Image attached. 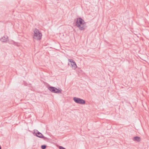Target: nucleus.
<instances>
[{"label":"nucleus","mask_w":149,"mask_h":149,"mask_svg":"<svg viewBox=\"0 0 149 149\" xmlns=\"http://www.w3.org/2000/svg\"><path fill=\"white\" fill-rule=\"evenodd\" d=\"M59 149H66L62 146H59Z\"/></svg>","instance_id":"nucleus-11"},{"label":"nucleus","mask_w":149,"mask_h":149,"mask_svg":"<svg viewBox=\"0 0 149 149\" xmlns=\"http://www.w3.org/2000/svg\"><path fill=\"white\" fill-rule=\"evenodd\" d=\"M77 26L81 31L84 30L86 28L85 22L81 18H77L76 21Z\"/></svg>","instance_id":"nucleus-1"},{"label":"nucleus","mask_w":149,"mask_h":149,"mask_svg":"<svg viewBox=\"0 0 149 149\" xmlns=\"http://www.w3.org/2000/svg\"><path fill=\"white\" fill-rule=\"evenodd\" d=\"M0 149H1V147L0 146Z\"/></svg>","instance_id":"nucleus-12"},{"label":"nucleus","mask_w":149,"mask_h":149,"mask_svg":"<svg viewBox=\"0 0 149 149\" xmlns=\"http://www.w3.org/2000/svg\"><path fill=\"white\" fill-rule=\"evenodd\" d=\"M73 100L77 103L84 104L86 103V101L85 100L79 98L74 97Z\"/></svg>","instance_id":"nucleus-5"},{"label":"nucleus","mask_w":149,"mask_h":149,"mask_svg":"<svg viewBox=\"0 0 149 149\" xmlns=\"http://www.w3.org/2000/svg\"><path fill=\"white\" fill-rule=\"evenodd\" d=\"M34 32L33 38L37 40H40L42 38V34L37 29H35L34 31Z\"/></svg>","instance_id":"nucleus-2"},{"label":"nucleus","mask_w":149,"mask_h":149,"mask_svg":"<svg viewBox=\"0 0 149 149\" xmlns=\"http://www.w3.org/2000/svg\"><path fill=\"white\" fill-rule=\"evenodd\" d=\"M133 140L134 141H137L138 142H139L141 141V139L140 137L138 136H135L133 137Z\"/></svg>","instance_id":"nucleus-7"},{"label":"nucleus","mask_w":149,"mask_h":149,"mask_svg":"<svg viewBox=\"0 0 149 149\" xmlns=\"http://www.w3.org/2000/svg\"><path fill=\"white\" fill-rule=\"evenodd\" d=\"M70 66L72 67V68L74 69H75L77 67V65L75 62H73V63H70Z\"/></svg>","instance_id":"nucleus-8"},{"label":"nucleus","mask_w":149,"mask_h":149,"mask_svg":"<svg viewBox=\"0 0 149 149\" xmlns=\"http://www.w3.org/2000/svg\"><path fill=\"white\" fill-rule=\"evenodd\" d=\"M70 64L69 63H68V65H70Z\"/></svg>","instance_id":"nucleus-13"},{"label":"nucleus","mask_w":149,"mask_h":149,"mask_svg":"<svg viewBox=\"0 0 149 149\" xmlns=\"http://www.w3.org/2000/svg\"><path fill=\"white\" fill-rule=\"evenodd\" d=\"M47 147V146L45 145H42L41 146V148L42 149H45Z\"/></svg>","instance_id":"nucleus-9"},{"label":"nucleus","mask_w":149,"mask_h":149,"mask_svg":"<svg viewBox=\"0 0 149 149\" xmlns=\"http://www.w3.org/2000/svg\"><path fill=\"white\" fill-rule=\"evenodd\" d=\"M68 61L70 63H73V62H74L73 59H69Z\"/></svg>","instance_id":"nucleus-10"},{"label":"nucleus","mask_w":149,"mask_h":149,"mask_svg":"<svg viewBox=\"0 0 149 149\" xmlns=\"http://www.w3.org/2000/svg\"><path fill=\"white\" fill-rule=\"evenodd\" d=\"M33 134L34 136H36L44 140H46L49 139L48 138L44 136L41 133L39 132L37 130H35Z\"/></svg>","instance_id":"nucleus-4"},{"label":"nucleus","mask_w":149,"mask_h":149,"mask_svg":"<svg viewBox=\"0 0 149 149\" xmlns=\"http://www.w3.org/2000/svg\"><path fill=\"white\" fill-rule=\"evenodd\" d=\"M48 89L52 93H61L62 90L60 88L57 89L56 88L49 86L48 87Z\"/></svg>","instance_id":"nucleus-3"},{"label":"nucleus","mask_w":149,"mask_h":149,"mask_svg":"<svg viewBox=\"0 0 149 149\" xmlns=\"http://www.w3.org/2000/svg\"><path fill=\"white\" fill-rule=\"evenodd\" d=\"M8 37L6 36H3L0 39L1 41L3 42H6L8 39Z\"/></svg>","instance_id":"nucleus-6"}]
</instances>
